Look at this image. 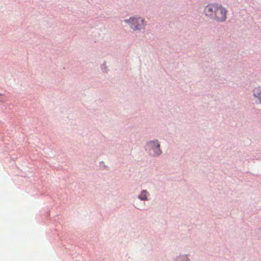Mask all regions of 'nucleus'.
Segmentation results:
<instances>
[{"mask_svg":"<svg viewBox=\"0 0 261 261\" xmlns=\"http://www.w3.org/2000/svg\"><path fill=\"white\" fill-rule=\"evenodd\" d=\"M227 9L221 4H209L203 10L204 15L210 19L217 22H223L226 20Z\"/></svg>","mask_w":261,"mask_h":261,"instance_id":"obj_1","label":"nucleus"},{"mask_svg":"<svg viewBox=\"0 0 261 261\" xmlns=\"http://www.w3.org/2000/svg\"><path fill=\"white\" fill-rule=\"evenodd\" d=\"M124 22L128 24L133 31L141 32L145 29L147 22L140 16L135 15L125 19Z\"/></svg>","mask_w":261,"mask_h":261,"instance_id":"obj_2","label":"nucleus"},{"mask_svg":"<svg viewBox=\"0 0 261 261\" xmlns=\"http://www.w3.org/2000/svg\"><path fill=\"white\" fill-rule=\"evenodd\" d=\"M145 150L152 158L159 157L163 153L161 142L156 139L147 141L145 145Z\"/></svg>","mask_w":261,"mask_h":261,"instance_id":"obj_3","label":"nucleus"},{"mask_svg":"<svg viewBox=\"0 0 261 261\" xmlns=\"http://www.w3.org/2000/svg\"><path fill=\"white\" fill-rule=\"evenodd\" d=\"M252 93L253 97L258 100V103L261 105V86L254 87Z\"/></svg>","mask_w":261,"mask_h":261,"instance_id":"obj_4","label":"nucleus"},{"mask_svg":"<svg viewBox=\"0 0 261 261\" xmlns=\"http://www.w3.org/2000/svg\"><path fill=\"white\" fill-rule=\"evenodd\" d=\"M150 194L147 190H142L137 196V198L142 201H146L149 200Z\"/></svg>","mask_w":261,"mask_h":261,"instance_id":"obj_5","label":"nucleus"},{"mask_svg":"<svg viewBox=\"0 0 261 261\" xmlns=\"http://www.w3.org/2000/svg\"><path fill=\"white\" fill-rule=\"evenodd\" d=\"M189 255L187 254H179L173 257L172 261H189Z\"/></svg>","mask_w":261,"mask_h":261,"instance_id":"obj_6","label":"nucleus"},{"mask_svg":"<svg viewBox=\"0 0 261 261\" xmlns=\"http://www.w3.org/2000/svg\"><path fill=\"white\" fill-rule=\"evenodd\" d=\"M257 236L261 239V227L258 228L256 230Z\"/></svg>","mask_w":261,"mask_h":261,"instance_id":"obj_7","label":"nucleus"},{"mask_svg":"<svg viewBox=\"0 0 261 261\" xmlns=\"http://www.w3.org/2000/svg\"><path fill=\"white\" fill-rule=\"evenodd\" d=\"M4 99L5 98H4V96L2 94H0V101H3L4 100Z\"/></svg>","mask_w":261,"mask_h":261,"instance_id":"obj_8","label":"nucleus"},{"mask_svg":"<svg viewBox=\"0 0 261 261\" xmlns=\"http://www.w3.org/2000/svg\"><path fill=\"white\" fill-rule=\"evenodd\" d=\"M135 207L138 210H142V207L140 206H139V205L135 206Z\"/></svg>","mask_w":261,"mask_h":261,"instance_id":"obj_9","label":"nucleus"}]
</instances>
